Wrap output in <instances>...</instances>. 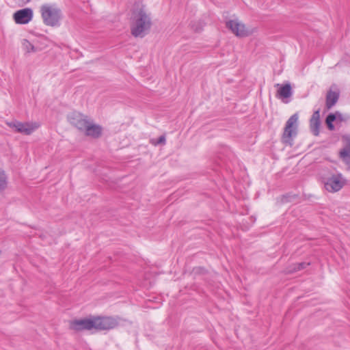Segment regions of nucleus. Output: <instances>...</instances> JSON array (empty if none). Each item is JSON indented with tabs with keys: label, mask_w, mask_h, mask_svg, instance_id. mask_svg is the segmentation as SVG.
Returning <instances> with one entry per match:
<instances>
[{
	"label": "nucleus",
	"mask_w": 350,
	"mask_h": 350,
	"mask_svg": "<svg viewBox=\"0 0 350 350\" xmlns=\"http://www.w3.org/2000/svg\"><path fill=\"white\" fill-rule=\"evenodd\" d=\"M226 26L237 37L243 38L250 35V32L246 29L245 25L239 23L238 20H229L226 21Z\"/></svg>",
	"instance_id": "8"
},
{
	"label": "nucleus",
	"mask_w": 350,
	"mask_h": 350,
	"mask_svg": "<svg viewBox=\"0 0 350 350\" xmlns=\"http://www.w3.org/2000/svg\"><path fill=\"white\" fill-rule=\"evenodd\" d=\"M320 109L314 111L310 119V130L314 136H319L321 127Z\"/></svg>",
	"instance_id": "11"
},
{
	"label": "nucleus",
	"mask_w": 350,
	"mask_h": 350,
	"mask_svg": "<svg viewBox=\"0 0 350 350\" xmlns=\"http://www.w3.org/2000/svg\"><path fill=\"white\" fill-rule=\"evenodd\" d=\"M332 115H334V116L336 117V120L335 122H345L347 121V118H345L343 115L340 113L339 111H336L335 113H332Z\"/></svg>",
	"instance_id": "20"
},
{
	"label": "nucleus",
	"mask_w": 350,
	"mask_h": 350,
	"mask_svg": "<svg viewBox=\"0 0 350 350\" xmlns=\"http://www.w3.org/2000/svg\"><path fill=\"white\" fill-rule=\"evenodd\" d=\"M152 21L144 6L134 9L131 25V34L135 38H144L150 31Z\"/></svg>",
	"instance_id": "1"
},
{
	"label": "nucleus",
	"mask_w": 350,
	"mask_h": 350,
	"mask_svg": "<svg viewBox=\"0 0 350 350\" xmlns=\"http://www.w3.org/2000/svg\"><path fill=\"white\" fill-rule=\"evenodd\" d=\"M31 0H25V3L29 2Z\"/></svg>",
	"instance_id": "23"
},
{
	"label": "nucleus",
	"mask_w": 350,
	"mask_h": 350,
	"mask_svg": "<svg viewBox=\"0 0 350 350\" xmlns=\"http://www.w3.org/2000/svg\"><path fill=\"white\" fill-rule=\"evenodd\" d=\"M339 98V92L329 90L325 98V105L327 109H331L337 103Z\"/></svg>",
	"instance_id": "14"
},
{
	"label": "nucleus",
	"mask_w": 350,
	"mask_h": 350,
	"mask_svg": "<svg viewBox=\"0 0 350 350\" xmlns=\"http://www.w3.org/2000/svg\"><path fill=\"white\" fill-rule=\"evenodd\" d=\"M325 189L330 192L335 193L340 191L346 184V179L342 174L336 173L323 180Z\"/></svg>",
	"instance_id": "3"
},
{
	"label": "nucleus",
	"mask_w": 350,
	"mask_h": 350,
	"mask_svg": "<svg viewBox=\"0 0 350 350\" xmlns=\"http://www.w3.org/2000/svg\"><path fill=\"white\" fill-rule=\"evenodd\" d=\"M342 139L345 144L340 150L339 157L350 169V135H343Z\"/></svg>",
	"instance_id": "10"
},
{
	"label": "nucleus",
	"mask_w": 350,
	"mask_h": 350,
	"mask_svg": "<svg viewBox=\"0 0 350 350\" xmlns=\"http://www.w3.org/2000/svg\"><path fill=\"white\" fill-rule=\"evenodd\" d=\"M13 18L16 24H27L33 18V11L29 8L19 10L14 14Z\"/></svg>",
	"instance_id": "9"
},
{
	"label": "nucleus",
	"mask_w": 350,
	"mask_h": 350,
	"mask_svg": "<svg viewBox=\"0 0 350 350\" xmlns=\"http://www.w3.org/2000/svg\"><path fill=\"white\" fill-rule=\"evenodd\" d=\"M102 127L98 124H94L91 122L89 121L85 129H84V132L86 136L91 137L92 138L96 139L101 136L102 135Z\"/></svg>",
	"instance_id": "12"
},
{
	"label": "nucleus",
	"mask_w": 350,
	"mask_h": 350,
	"mask_svg": "<svg viewBox=\"0 0 350 350\" xmlns=\"http://www.w3.org/2000/svg\"><path fill=\"white\" fill-rule=\"evenodd\" d=\"M278 94L280 98H287L292 94V88L290 83H286L280 87L278 90Z\"/></svg>",
	"instance_id": "16"
},
{
	"label": "nucleus",
	"mask_w": 350,
	"mask_h": 350,
	"mask_svg": "<svg viewBox=\"0 0 350 350\" xmlns=\"http://www.w3.org/2000/svg\"><path fill=\"white\" fill-rule=\"evenodd\" d=\"M94 329L96 331L110 330L117 327L119 322L112 317L94 316Z\"/></svg>",
	"instance_id": "4"
},
{
	"label": "nucleus",
	"mask_w": 350,
	"mask_h": 350,
	"mask_svg": "<svg viewBox=\"0 0 350 350\" xmlns=\"http://www.w3.org/2000/svg\"><path fill=\"white\" fill-rule=\"evenodd\" d=\"M69 122L80 131H83L90 120L87 116L74 111L68 116Z\"/></svg>",
	"instance_id": "7"
},
{
	"label": "nucleus",
	"mask_w": 350,
	"mask_h": 350,
	"mask_svg": "<svg viewBox=\"0 0 350 350\" xmlns=\"http://www.w3.org/2000/svg\"><path fill=\"white\" fill-rule=\"evenodd\" d=\"M8 187V176L5 172L0 169V193Z\"/></svg>",
	"instance_id": "17"
},
{
	"label": "nucleus",
	"mask_w": 350,
	"mask_h": 350,
	"mask_svg": "<svg viewBox=\"0 0 350 350\" xmlns=\"http://www.w3.org/2000/svg\"><path fill=\"white\" fill-rule=\"evenodd\" d=\"M165 136L164 135H161L156 141L152 140V144L157 146L159 144H165Z\"/></svg>",
	"instance_id": "21"
},
{
	"label": "nucleus",
	"mask_w": 350,
	"mask_h": 350,
	"mask_svg": "<svg viewBox=\"0 0 350 350\" xmlns=\"http://www.w3.org/2000/svg\"><path fill=\"white\" fill-rule=\"evenodd\" d=\"M310 265V262H306L293 263L286 268L285 271L286 273H293L306 269Z\"/></svg>",
	"instance_id": "15"
},
{
	"label": "nucleus",
	"mask_w": 350,
	"mask_h": 350,
	"mask_svg": "<svg viewBox=\"0 0 350 350\" xmlns=\"http://www.w3.org/2000/svg\"><path fill=\"white\" fill-rule=\"evenodd\" d=\"M20 122L17 120H13L10 122H7L6 124L12 129L15 132H16V129H18V124H19Z\"/></svg>",
	"instance_id": "22"
},
{
	"label": "nucleus",
	"mask_w": 350,
	"mask_h": 350,
	"mask_svg": "<svg viewBox=\"0 0 350 350\" xmlns=\"http://www.w3.org/2000/svg\"><path fill=\"white\" fill-rule=\"evenodd\" d=\"M298 120L297 113L292 115L286 121L284 130L282 134V142L285 144H291L292 136L296 135L297 122Z\"/></svg>",
	"instance_id": "5"
},
{
	"label": "nucleus",
	"mask_w": 350,
	"mask_h": 350,
	"mask_svg": "<svg viewBox=\"0 0 350 350\" xmlns=\"http://www.w3.org/2000/svg\"><path fill=\"white\" fill-rule=\"evenodd\" d=\"M23 46L27 52H35L36 49L34 46L27 40H24L23 41Z\"/></svg>",
	"instance_id": "19"
},
{
	"label": "nucleus",
	"mask_w": 350,
	"mask_h": 350,
	"mask_svg": "<svg viewBox=\"0 0 350 350\" xmlns=\"http://www.w3.org/2000/svg\"><path fill=\"white\" fill-rule=\"evenodd\" d=\"M336 120V117L332 113H329L325 118V124H327V129L332 131L335 129V126L333 124Z\"/></svg>",
	"instance_id": "18"
},
{
	"label": "nucleus",
	"mask_w": 350,
	"mask_h": 350,
	"mask_svg": "<svg viewBox=\"0 0 350 350\" xmlns=\"http://www.w3.org/2000/svg\"><path fill=\"white\" fill-rule=\"evenodd\" d=\"M43 23L50 27H59L62 18V10L55 5L44 4L40 8Z\"/></svg>",
	"instance_id": "2"
},
{
	"label": "nucleus",
	"mask_w": 350,
	"mask_h": 350,
	"mask_svg": "<svg viewBox=\"0 0 350 350\" xmlns=\"http://www.w3.org/2000/svg\"><path fill=\"white\" fill-rule=\"evenodd\" d=\"M39 126L40 124L36 122L29 123L20 122V123L18 124V129H16V133H20L29 135L31 134Z\"/></svg>",
	"instance_id": "13"
},
{
	"label": "nucleus",
	"mask_w": 350,
	"mask_h": 350,
	"mask_svg": "<svg viewBox=\"0 0 350 350\" xmlns=\"http://www.w3.org/2000/svg\"><path fill=\"white\" fill-rule=\"evenodd\" d=\"M70 327L76 332L94 329V316L90 318L75 319L70 322Z\"/></svg>",
	"instance_id": "6"
}]
</instances>
